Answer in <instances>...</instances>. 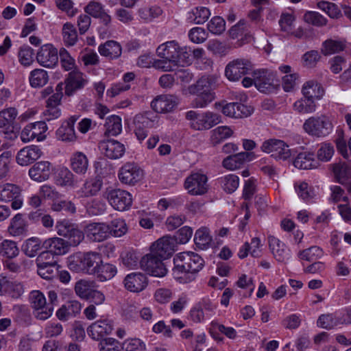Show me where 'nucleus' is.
<instances>
[{
  "label": "nucleus",
  "mask_w": 351,
  "mask_h": 351,
  "mask_svg": "<svg viewBox=\"0 0 351 351\" xmlns=\"http://www.w3.org/2000/svg\"><path fill=\"white\" fill-rule=\"evenodd\" d=\"M43 152L39 147L29 145L19 151L16 160L19 165L27 166L40 158Z\"/></svg>",
  "instance_id": "aec40b11"
},
{
  "label": "nucleus",
  "mask_w": 351,
  "mask_h": 351,
  "mask_svg": "<svg viewBox=\"0 0 351 351\" xmlns=\"http://www.w3.org/2000/svg\"><path fill=\"white\" fill-rule=\"evenodd\" d=\"M268 241L269 248L278 261L284 262L289 259L290 256L289 250L284 243L274 236H269Z\"/></svg>",
  "instance_id": "2f4dec72"
},
{
  "label": "nucleus",
  "mask_w": 351,
  "mask_h": 351,
  "mask_svg": "<svg viewBox=\"0 0 351 351\" xmlns=\"http://www.w3.org/2000/svg\"><path fill=\"white\" fill-rule=\"evenodd\" d=\"M217 78L214 76H202L188 88L189 93L196 95L191 105L193 108H205L215 99L213 90L216 87Z\"/></svg>",
  "instance_id": "f03ea898"
},
{
  "label": "nucleus",
  "mask_w": 351,
  "mask_h": 351,
  "mask_svg": "<svg viewBox=\"0 0 351 351\" xmlns=\"http://www.w3.org/2000/svg\"><path fill=\"white\" fill-rule=\"evenodd\" d=\"M79 116L73 115L64 121L56 131L58 139L64 142H74L77 139L74 126Z\"/></svg>",
  "instance_id": "6ab92c4d"
},
{
  "label": "nucleus",
  "mask_w": 351,
  "mask_h": 351,
  "mask_svg": "<svg viewBox=\"0 0 351 351\" xmlns=\"http://www.w3.org/2000/svg\"><path fill=\"white\" fill-rule=\"evenodd\" d=\"M117 273V268L114 265L104 263L102 260L94 276L99 281L105 282L114 278Z\"/></svg>",
  "instance_id": "58836bf2"
},
{
  "label": "nucleus",
  "mask_w": 351,
  "mask_h": 351,
  "mask_svg": "<svg viewBox=\"0 0 351 351\" xmlns=\"http://www.w3.org/2000/svg\"><path fill=\"white\" fill-rule=\"evenodd\" d=\"M207 181L206 175L199 173H192L186 178L184 188L191 195H202L208 191Z\"/></svg>",
  "instance_id": "ddd939ff"
},
{
  "label": "nucleus",
  "mask_w": 351,
  "mask_h": 351,
  "mask_svg": "<svg viewBox=\"0 0 351 351\" xmlns=\"http://www.w3.org/2000/svg\"><path fill=\"white\" fill-rule=\"evenodd\" d=\"M186 119L191 121V126L195 130H208L221 122V116L213 112L197 113L190 110L186 113Z\"/></svg>",
  "instance_id": "20e7f679"
},
{
  "label": "nucleus",
  "mask_w": 351,
  "mask_h": 351,
  "mask_svg": "<svg viewBox=\"0 0 351 351\" xmlns=\"http://www.w3.org/2000/svg\"><path fill=\"white\" fill-rule=\"evenodd\" d=\"M0 202H11V207L13 210L21 208L23 204L21 188L12 183L1 184Z\"/></svg>",
  "instance_id": "1a4fd4ad"
},
{
  "label": "nucleus",
  "mask_w": 351,
  "mask_h": 351,
  "mask_svg": "<svg viewBox=\"0 0 351 351\" xmlns=\"http://www.w3.org/2000/svg\"><path fill=\"white\" fill-rule=\"evenodd\" d=\"M51 171V163L40 161L35 163L29 170V177L36 181L43 182L49 179Z\"/></svg>",
  "instance_id": "cd10ccee"
},
{
  "label": "nucleus",
  "mask_w": 351,
  "mask_h": 351,
  "mask_svg": "<svg viewBox=\"0 0 351 351\" xmlns=\"http://www.w3.org/2000/svg\"><path fill=\"white\" fill-rule=\"evenodd\" d=\"M233 134V130L228 126H219L213 131L212 141L214 144L219 143L230 137Z\"/></svg>",
  "instance_id": "680f3d73"
},
{
  "label": "nucleus",
  "mask_w": 351,
  "mask_h": 351,
  "mask_svg": "<svg viewBox=\"0 0 351 351\" xmlns=\"http://www.w3.org/2000/svg\"><path fill=\"white\" fill-rule=\"evenodd\" d=\"M163 258L150 252V253L141 258L140 267L151 276L163 277L167 273V269L163 263Z\"/></svg>",
  "instance_id": "0eeeda50"
},
{
  "label": "nucleus",
  "mask_w": 351,
  "mask_h": 351,
  "mask_svg": "<svg viewBox=\"0 0 351 351\" xmlns=\"http://www.w3.org/2000/svg\"><path fill=\"white\" fill-rule=\"evenodd\" d=\"M18 112L14 108H8L0 112V128L12 125Z\"/></svg>",
  "instance_id": "052dcab7"
},
{
  "label": "nucleus",
  "mask_w": 351,
  "mask_h": 351,
  "mask_svg": "<svg viewBox=\"0 0 351 351\" xmlns=\"http://www.w3.org/2000/svg\"><path fill=\"white\" fill-rule=\"evenodd\" d=\"M70 162L71 168L75 173L80 175H84L86 173L88 168V160L84 153L81 152L73 153Z\"/></svg>",
  "instance_id": "4c0bfd02"
},
{
  "label": "nucleus",
  "mask_w": 351,
  "mask_h": 351,
  "mask_svg": "<svg viewBox=\"0 0 351 351\" xmlns=\"http://www.w3.org/2000/svg\"><path fill=\"white\" fill-rule=\"evenodd\" d=\"M94 282L87 280H80L75 285V293L82 299L88 300L93 290Z\"/></svg>",
  "instance_id": "603ef678"
},
{
  "label": "nucleus",
  "mask_w": 351,
  "mask_h": 351,
  "mask_svg": "<svg viewBox=\"0 0 351 351\" xmlns=\"http://www.w3.org/2000/svg\"><path fill=\"white\" fill-rule=\"evenodd\" d=\"M304 21L316 27H323L327 24L328 20L317 12L308 11L303 16Z\"/></svg>",
  "instance_id": "4d7b16f0"
},
{
  "label": "nucleus",
  "mask_w": 351,
  "mask_h": 351,
  "mask_svg": "<svg viewBox=\"0 0 351 351\" xmlns=\"http://www.w3.org/2000/svg\"><path fill=\"white\" fill-rule=\"evenodd\" d=\"M38 63L47 68H53L58 61V50L51 45H43L37 52Z\"/></svg>",
  "instance_id": "f3484780"
},
{
  "label": "nucleus",
  "mask_w": 351,
  "mask_h": 351,
  "mask_svg": "<svg viewBox=\"0 0 351 351\" xmlns=\"http://www.w3.org/2000/svg\"><path fill=\"white\" fill-rule=\"evenodd\" d=\"M344 45L340 41L328 40L323 43L322 52L324 55H330L343 51Z\"/></svg>",
  "instance_id": "338daca9"
},
{
  "label": "nucleus",
  "mask_w": 351,
  "mask_h": 351,
  "mask_svg": "<svg viewBox=\"0 0 351 351\" xmlns=\"http://www.w3.org/2000/svg\"><path fill=\"white\" fill-rule=\"evenodd\" d=\"M179 47L178 43L171 40L160 45L157 48L156 52L158 56L165 59L166 62L176 65V63L178 62Z\"/></svg>",
  "instance_id": "a878e982"
},
{
  "label": "nucleus",
  "mask_w": 351,
  "mask_h": 351,
  "mask_svg": "<svg viewBox=\"0 0 351 351\" xmlns=\"http://www.w3.org/2000/svg\"><path fill=\"white\" fill-rule=\"evenodd\" d=\"M208 29L214 34H221L226 29V22L221 16H214L208 23Z\"/></svg>",
  "instance_id": "0e129e2a"
},
{
  "label": "nucleus",
  "mask_w": 351,
  "mask_h": 351,
  "mask_svg": "<svg viewBox=\"0 0 351 351\" xmlns=\"http://www.w3.org/2000/svg\"><path fill=\"white\" fill-rule=\"evenodd\" d=\"M210 16L208 8L204 6H199L193 8L188 13L187 19L189 22L195 24H203Z\"/></svg>",
  "instance_id": "79ce46f5"
},
{
  "label": "nucleus",
  "mask_w": 351,
  "mask_h": 351,
  "mask_svg": "<svg viewBox=\"0 0 351 351\" xmlns=\"http://www.w3.org/2000/svg\"><path fill=\"white\" fill-rule=\"evenodd\" d=\"M86 83L82 73L73 71L69 73L66 80L65 94L71 96L75 90L83 88Z\"/></svg>",
  "instance_id": "7c9ffc66"
},
{
  "label": "nucleus",
  "mask_w": 351,
  "mask_h": 351,
  "mask_svg": "<svg viewBox=\"0 0 351 351\" xmlns=\"http://www.w3.org/2000/svg\"><path fill=\"white\" fill-rule=\"evenodd\" d=\"M99 148L105 156L110 159H118L125 153L124 145L120 142L110 139L99 143Z\"/></svg>",
  "instance_id": "b1692460"
},
{
  "label": "nucleus",
  "mask_w": 351,
  "mask_h": 351,
  "mask_svg": "<svg viewBox=\"0 0 351 351\" xmlns=\"http://www.w3.org/2000/svg\"><path fill=\"white\" fill-rule=\"evenodd\" d=\"M254 85L256 88L265 93L275 91L279 86V82L273 72L267 69H259L253 72Z\"/></svg>",
  "instance_id": "6e6552de"
},
{
  "label": "nucleus",
  "mask_w": 351,
  "mask_h": 351,
  "mask_svg": "<svg viewBox=\"0 0 351 351\" xmlns=\"http://www.w3.org/2000/svg\"><path fill=\"white\" fill-rule=\"evenodd\" d=\"M47 130V126L45 121H37L27 125L21 133V139L24 143L29 142L34 139L37 141H43L46 135L45 133Z\"/></svg>",
  "instance_id": "4468645a"
},
{
  "label": "nucleus",
  "mask_w": 351,
  "mask_h": 351,
  "mask_svg": "<svg viewBox=\"0 0 351 351\" xmlns=\"http://www.w3.org/2000/svg\"><path fill=\"white\" fill-rule=\"evenodd\" d=\"M109 204L119 211H124L130 208L132 203L131 194L121 189H107L104 193Z\"/></svg>",
  "instance_id": "9b49d317"
},
{
  "label": "nucleus",
  "mask_w": 351,
  "mask_h": 351,
  "mask_svg": "<svg viewBox=\"0 0 351 351\" xmlns=\"http://www.w3.org/2000/svg\"><path fill=\"white\" fill-rule=\"evenodd\" d=\"M60 97L59 95L49 96L46 101L45 110L43 112V116L45 121H49L60 117L62 112L60 108L61 104Z\"/></svg>",
  "instance_id": "c756f323"
},
{
  "label": "nucleus",
  "mask_w": 351,
  "mask_h": 351,
  "mask_svg": "<svg viewBox=\"0 0 351 351\" xmlns=\"http://www.w3.org/2000/svg\"><path fill=\"white\" fill-rule=\"evenodd\" d=\"M120 343L114 338H106L102 339L99 343L100 351H120Z\"/></svg>",
  "instance_id": "774afa93"
},
{
  "label": "nucleus",
  "mask_w": 351,
  "mask_h": 351,
  "mask_svg": "<svg viewBox=\"0 0 351 351\" xmlns=\"http://www.w3.org/2000/svg\"><path fill=\"white\" fill-rule=\"evenodd\" d=\"M173 278L180 283H188L195 279V275L204 267V261L193 252H183L173 258Z\"/></svg>",
  "instance_id": "f257e3e1"
},
{
  "label": "nucleus",
  "mask_w": 351,
  "mask_h": 351,
  "mask_svg": "<svg viewBox=\"0 0 351 351\" xmlns=\"http://www.w3.org/2000/svg\"><path fill=\"white\" fill-rule=\"evenodd\" d=\"M158 116L152 112L138 114L134 118V133L138 140H144L148 134L147 129L155 127Z\"/></svg>",
  "instance_id": "9d476101"
},
{
  "label": "nucleus",
  "mask_w": 351,
  "mask_h": 351,
  "mask_svg": "<svg viewBox=\"0 0 351 351\" xmlns=\"http://www.w3.org/2000/svg\"><path fill=\"white\" fill-rule=\"evenodd\" d=\"M223 190L228 193L234 192L239 185V178L234 174H228L219 179Z\"/></svg>",
  "instance_id": "5fc2aeb1"
},
{
  "label": "nucleus",
  "mask_w": 351,
  "mask_h": 351,
  "mask_svg": "<svg viewBox=\"0 0 351 351\" xmlns=\"http://www.w3.org/2000/svg\"><path fill=\"white\" fill-rule=\"evenodd\" d=\"M347 315L349 317L348 321L346 319L342 320L335 314L322 315L317 319V326L329 330L340 324H350L351 323V311L348 312Z\"/></svg>",
  "instance_id": "72a5a7b5"
},
{
  "label": "nucleus",
  "mask_w": 351,
  "mask_h": 351,
  "mask_svg": "<svg viewBox=\"0 0 351 351\" xmlns=\"http://www.w3.org/2000/svg\"><path fill=\"white\" fill-rule=\"evenodd\" d=\"M42 248L43 242L38 237L26 239L22 245V251L29 257H34Z\"/></svg>",
  "instance_id": "a18cd8bd"
},
{
  "label": "nucleus",
  "mask_w": 351,
  "mask_h": 351,
  "mask_svg": "<svg viewBox=\"0 0 351 351\" xmlns=\"http://www.w3.org/2000/svg\"><path fill=\"white\" fill-rule=\"evenodd\" d=\"M29 80L30 85L34 88H40L45 86L48 80L49 75L44 69H36L31 71Z\"/></svg>",
  "instance_id": "de8ad7c7"
},
{
  "label": "nucleus",
  "mask_w": 351,
  "mask_h": 351,
  "mask_svg": "<svg viewBox=\"0 0 351 351\" xmlns=\"http://www.w3.org/2000/svg\"><path fill=\"white\" fill-rule=\"evenodd\" d=\"M293 108L299 113H311L315 110L316 106L313 99L304 96L294 103Z\"/></svg>",
  "instance_id": "6e6d98bb"
},
{
  "label": "nucleus",
  "mask_w": 351,
  "mask_h": 351,
  "mask_svg": "<svg viewBox=\"0 0 351 351\" xmlns=\"http://www.w3.org/2000/svg\"><path fill=\"white\" fill-rule=\"evenodd\" d=\"M106 136H117L122 131L121 119L118 115H111L106 119L105 125Z\"/></svg>",
  "instance_id": "a19ab883"
},
{
  "label": "nucleus",
  "mask_w": 351,
  "mask_h": 351,
  "mask_svg": "<svg viewBox=\"0 0 351 351\" xmlns=\"http://www.w3.org/2000/svg\"><path fill=\"white\" fill-rule=\"evenodd\" d=\"M102 180L95 177L90 178L84 182L81 188L77 191L80 197H90L95 196L101 189Z\"/></svg>",
  "instance_id": "c85d7f7f"
},
{
  "label": "nucleus",
  "mask_w": 351,
  "mask_h": 351,
  "mask_svg": "<svg viewBox=\"0 0 351 351\" xmlns=\"http://www.w3.org/2000/svg\"><path fill=\"white\" fill-rule=\"evenodd\" d=\"M43 248L50 250L56 256L65 254L69 250L68 243L59 237H52L45 240L43 242Z\"/></svg>",
  "instance_id": "473e14b6"
},
{
  "label": "nucleus",
  "mask_w": 351,
  "mask_h": 351,
  "mask_svg": "<svg viewBox=\"0 0 351 351\" xmlns=\"http://www.w3.org/2000/svg\"><path fill=\"white\" fill-rule=\"evenodd\" d=\"M162 11L158 6L144 7L138 10V16L145 22H150L161 15Z\"/></svg>",
  "instance_id": "13d9d810"
},
{
  "label": "nucleus",
  "mask_w": 351,
  "mask_h": 351,
  "mask_svg": "<svg viewBox=\"0 0 351 351\" xmlns=\"http://www.w3.org/2000/svg\"><path fill=\"white\" fill-rule=\"evenodd\" d=\"M29 299L33 315L36 319L45 321L51 316L53 307L51 304H47L45 295L40 291H31Z\"/></svg>",
  "instance_id": "39448f33"
},
{
  "label": "nucleus",
  "mask_w": 351,
  "mask_h": 351,
  "mask_svg": "<svg viewBox=\"0 0 351 351\" xmlns=\"http://www.w3.org/2000/svg\"><path fill=\"white\" fill-rule=\"evenodd\" d=\"M302 93L304 97L312 99H320L324 94V89L316 81L306 82L302 87Z\"/></svg>",
  "instance_id": "37998d69"
},
{
  "label": "nucleus",
  "mask_w": 351,
  "mask_h": 351,
  "mask_svg": "<svg viewBox=\"0 0 351 351\" xmlns=\"http://www.w3.org/2000/svg\"><path fill=\"white\" fill-rule=\"evenodd\" d=\"M63 41L66 46H73L76 44L78 38L77 33L74 25L69 23H66L62 30Z\"/></svg>",
  "instance_id": "8fccbe9b"
},
{
  "label": "nucleus",
  "mask_w": 351,
  "mask_h": 351,
  "mask_svg": "<svg viewBox=\"0 0 351 351\" xmlns=\"http://www.w3.org/2000/svg\"><path fill=\"white\" fill-rule=\"evenodd\" d=\"M34 50L28 45L21 47L18 56L19 62L24 66H29L33 62Z\"/></svg>",
  "instance_id": "69168bd1"
},
{
  "label": "nucleus",
  "mask_w": 351,
  "mask_h": 351,
  "mask_svg": "<svg viewBox=\"0 0 351 351\" xmlns=\"http://www.w3.org/2000/svg\"><path fill=\"white\" fill-rule=\"evenodd\" d=\"M57 182L61 186H73L76 180L74 175L69 169L62 168L58 173Z\"/></svg>",
  "instance_id": "bf43d9fd"
},
{
  "label": "nucleus",
  "mask_w": 351,
  "mask_h": 351,
  "mask_svg": "<svg viewBox=\"0 0 351 351\" xmlns=\"http://www.w3.org/2000/svg\"><path fill=\"white\" fill-rule=\"evenodd\" d=\"M87 255L88 252H77L70 256L67 261L68 267L75 272L86 274Z\"/></svg>",
  "instance_id": "c9c22d12"
},
{
  "label": "nucleus",
  "mask_w": 351,
  "mask_h": 351,
  "mask_svg": "<svg viewBox=\"0 0 351 351\" xmlns=\"http://www.w3.org/2000/svg\"><path fill=\"white\" fill-rule=\"evenodd\" d=\"M19 254V249L16 242L5 239L0 242V256L5 258H14Z\"/></svg>",
  "instance_id": "c03bdc74"
},
{
  "label": "nucleus",
  "mask_w": 351,
  "mask_h": 351,
  "mask_svg": "<svg viewBox=\"0 0 351 351\" xmlns=\"http://www.w3.org/2000/svg\"><path fill=\"white\" fill-rule=\"evenodd\" d=\"M109 227V237L113 236L120 237L124 235L128 231V226L125 221L120 218L114 219L110 221Z\"/></svg>",
  "instance_id": "3c124183"
},
{
  "label": "nucleus",
  "mask_w": 351,
  "mask_h": 351,
  "mask_svg": "<svg viewBox=\"0 0 351 351\" xmlns=\"http://www.w3.org/2000/svg\"><path fill=\"white\" fill-rule=\"evenodd\" d=\"M333 172L338 182L344 184L347 180L351 178V165L341 162L335 164Z\"/></svg>",
  "instance_id": "49530a36"
},
{
  "label": "nucleus",
  "mask_w": 351,
  "mask_h": 351,
  "mask_svg": "<svg viewBox=\"0 0 351 351\" xmlns=\"http://www.w3.org/2000/svg\"><path fill=\"white\" fill-rule=\"evenodd\" d=\"M124 285L130 291L140 292L147 287V277L140 272L131 273L125 276Z\"/></svg>",
  "instance_id": "bb28decb"
},
{
  "label": "nucleus",
  "mask_w": 351,
  "mask_h": 351,
  "mask_svg": "<svg viewBox=\"0 0 351 351\" xmlns=\"http://www.w3.org/2000/svg\"><path fill=\"white\" fill-rule=\"evenodd\" d=\"M252 70V64L249 60L237 59L226 65L225 75L230 81L236 82L243 76L250 73Z\"/></svg>",
  "instance_id": "f8f14e48"
},
{
  "label": "nucleus",
  "mask_w": 351,
  "mask_h": 351,
  "mask_svg": "<svg viewBox=\"0 0 351 351\" xmlns=\"http://www.w3.org/2000/svg\"><path fill=\"white\" fill-rule=\"evenodd\" d=\"M84 10L88 16L99 19L104 25L108 27L110 25L112 18L106 11L105 7L101 3L91 1L84 8Z\"/></svg>",
  "instance_id": "5701e85b"
},
{
  "label": "nucleus",
  "mask_w": 351,
  "mask_h": 351,
  "mask_svg": "<svg viewBox=\"0 0 351 351\" xmlns=\"http://www.w3.org/2000/svg\"><path fill=\"white\" fill-rule=\"evenodd\" d=\"M28 232V223L24 215L17 213L10 221L8 227V234L14 237L26 236Z\"/></svg>",
  "instance_id": "393cba45"
},
{
  "label": "nucleus",
  "mask_w": 351,
  "mask_h": 351,
  "mask_svg": "<svg viewBox=\"0 0 351 351\" xmlns=\"http://www.w3.org/2000/svg\"><path fill=\"white\" fill-rule=\"evenodd\" d=\"M178 100L173 95H161L157 96L151 103L152 109L158 113L171 112L178 105Z\"/></svg>",
  "instance_id": "412c9836"
},
{
  "label": "nucleus",
  "mask_w": 351,
  "mask_h": 351,
  "mask_svg": "<svg viewBox=\"0 0 351 351\" xmlns=\"http://www.w3.org/2000/svg\"><path fill=\"white\" fill-rule=\"evenodd\" d=\"M98 51L103 56L109 59H117L122 53V47L117 41L108 40L99 46Z\"/></svg>",
  "instance_id": "e433bc0d"
},
{
  "label": "nucleus",
  "mask_w": 351,
  "mask_h": 351,
  "mask_svg": "<svg viewBox=\"0 0 351 351\" xmlns=\"http://www.w3.org/2000/svg\"><path fill=\"white\" fill-rule=\"evenodd\" d=\"M118 177L122 183L134 185L143 178V171L137 165L128 162L121 167Z\"/></svg>",
  "instance_id": "2eb2a0df"
},
{
  "label": "nucleus",
  "mask_w": 351,
  "mask_h": 351,
  "mask_svg": "<svg viewBox=\"0 0 351 351\" xmlns=\"http://www.w3.org/2000/svg\"><path fill=\"white\" fill-rule=\"evenodd\" d=\"M211 241L212 237L207 228L202 227L196 231L194 241L198 248L201 250L206 249L211 243Z\"/></svg>",
  "instance_id": "09e8293b"
},
{
  "label": "nucleus",
  "mask_w": 351,
  "mask_h": 351,
  "mask_svg": "<svg viewBox=\"0 0 351 351\" xmlns=\"http://www.w3.org/2000/svg\"><path fill=\"white\" fill-rule=\"evenodd\" d=\"M175 251V239L165 236L154 243L151 246V252L159 257L166 259Z\"/></svg>",
  "instance_id": "a211bd4d"
},
{
  "label": "nucleus",
  "mask_w": 351,
  "mask_h": 351,
  "mask_svg": "<svg viewBox=\"0 0 351 351\" xmlns=\"http://www.w3.org/2000/svg\"><path fill=\"white\" fill-rule=\"evenodd\" d=\"M112 330V322L108 319H104L93 323L88 328L87 332L92 339L99 340L103 337L110 335Z\"/></svg>",
  "instance_id": "4be33fe9"
},
{
  "label": "nucleus",
  "mask_w": 351,
  "mask_h": 351,
  "mask_svg": "<svg viewBox=\"0 0 351 351\" xmlns=\"http://www.w3.org/2000/svg\"><path fill=\"white\" fill-rule=\"evenodd\" d=\"M251 154L242 152L228 156L222 162L223 167L229 170H234L241 167L245 162L250 161Z\"/></svg>",
  "instance_id": "f704fd0d"
},
{
  "label": "nucleus",
  "mask_w": 351,
  "mask_h": 351,
  "mask_svg": "<svg viewBox=\"0 0 351 351\" xmlns=\"http://www.w3.org/2000/svg\"><path fill=\"white\" fill-rule=\"evenodd\" d=\"M261 150L270 154L271 157L279 160H287L292 155L289 146L285 141L276 138L264 141L261 145Z\"/></svg>",
  "instance_id": "423d86ee"
},
{
  "label": "nucleus",
  "mask_w": 351,
  "mask_h": 351,
  "mask_svg": "<svg viewBox=\"0 0 351 351\" xmlns=\"http://www.w3.org/2000/svg\"><path fill=\"white\" fill-rule=\"evenodd\" d=\"M109 227L106 223H90L84 228L87 239L93 242H101L109 238Z\"/></svg>",
  "instance_id": "dca6fc26"
},
{
  "label": "nucleus",
  "mask_w": 351,
  "mask_h": 351,
  "mask_svg": "<svg viewBox=\"0 0 351 351\" xmlns=\"http://www.w3.org/2000/svg\"><path fill=\"white\" fill-rule=\"evenodd\" d=\"M101 261L102 256L100 253L88 252L86 274L94 276Z\"/></svg>",
  "instance_id": "864d4df0"
},
{
  "label": "nucleus",
  "mask_w": 351,
  "mask_h": 351,
  "mask_svg": "<svg viewBox=\"0 0 351 351\" xmlns=\"http://www.w3.org/2000/svg\"><path fill=\"white\" fill-rule=\"evenodd\" d=\"M293 164L294 167L300 169H311L317 167L313 154L309 152L300 153L294 159Z\"/></svg>",
  "instance_id": "ea45409f"
},
{
  "label": "nucleus",
  "mask_w": 351,
  "mask_h": 351,
  "mask_svg": "<svg viewBox=\"0 0 351 351\" xmlns=\"http://www.w3.org/2000/svg\"><path fill=\"white\" fill-rule=\"evenodd\" d=\"M303 129L310 136L324 137L332 132V124L324 115L313 116L304 121Z\"/></svg>",
  "instance_id": "7ed1b4c3"
},
{
  "label": "nucleus",
  "mask_w": 351,
  "mask_h": 351,
  "mask_svg": "<svg viewBox=\"0 0 351 351\" xmlns=\"http://www.w3.org/2000/svg\"><path fill=\"white\" fill-rule=\"evenodd\" d=\"M58 263L48 264L37 267L38 274L44 279H51L58 274Z\"/></svg>",
  "instance_id": "e2e57ef3"
}]
</instances>
